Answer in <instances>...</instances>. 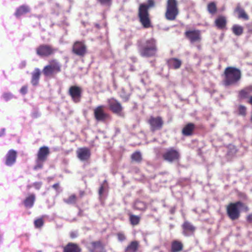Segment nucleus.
I'll return each instance as SVG.
<instances>
[{
    "instance_id": "46",
    "label": "nucleus",
    "mask_w": 252,
    "mask_h": 252,
    "mask_svg": "<svg viewBox=\"0 0 252 252\" xmlns=\"http://www.w3.org/2000/svg\"><path fill=\"white\" fill-rule=\"evenodd\" d=\"M246 220L250 223H252V213L247 216Z\"/></svg>"
},
{
    "instance_id": "43",
    "label": "nucleus",
    "mask_w": 252,
    "mask_h": 252,
    "mask_svg": "<svg viewBox=\"0 0 252 252\" xmlns=\"http://www.w3.org/2000/svg\"><path fill=\"white\" fill-rule=\"evenodd\" d=\"M20 92L23 94H26L27 93V92H28V87H27V86H23L21 88V89L20 90Z\"/></svg>"
},
{
    "instance_id": "15",
    "label": "nucleus",
    "mask_w": 252,
    "mask_h": 252,
    "mask_svg": "<svg viewBox=\"0 0 252 252\" xmlns=\"http://www.w3.org/2000/svg\"><path fill=\"white\" fill-rule=\"evenodd\" d=\"M72 52L80 57H84L87 53V46L83 41H77L72 46Z\"/></svg>"
},
{
    "instance_id": "22",
    "label": "nucleus",
    "mask_w": 252,
    "mask_h": 252,
    "mask_svg": "<svg viewBox=\"0 0 252 252\" xmlns=\"http://www.w3.org/2000/svg\"><path fill=\"white\" fill-rule=\"evenodd\" d=\"M80 246L76 243H68L63 247V252H81Z\"/></svg>"
},
{
    "instance_id": "19",
    "label": "nucleus",
    "mask_w": 252,
    "mask_h": 252,
    "mask_svg": "<svg viewBox=\"0 0 252 252\" xmlns=\"http://www.w3.org/2000/svg\"><path fill=\"white\" fill-rule=\"evenodd\" d=\"M88 248L90 252H103L104 251V246L100 241L90 243Z\"/></svg>"
},
{
    "instance_id": "12",
    "label": "nucleus",
    "mask_w": 252,
    "mask_h": 252,
    "mask_svg": "<svg viewBox=\"0 0 252 252\" xmlns=\"http://www.w3.org/2000/svg\"><path fill=\"white\" fill-rule=\"evenodd\" d=\"M147 123L150 126V130L153 132L161 129L164 125V121L160 116H150Z\"/></svg>"
},
{
    "instance_id": "5",
    "label": "nucleus",
    "mask_w": 252,
    "mask_h": 252,
    "mask_svg": "<svg viewBox=\"0 0 252 252\" xmlns=\"http://www.w3.org/2000/svg\"><path fill=\"white\" fill-rule=\"evenodd\" d=\"M179 14L178 2L177 0H167L164 16L169 21L176 20Z\"/></svg>"
},
{
    "instance_id": "7",
    "label": "nucleus",
    "mask_w": 252,
    "mask_h": 252,
    "mask_svg": "<svg viewBox=\"0 0 252 252\" xmlns=\"http://www.w3.org/2000/svg\"><path fill=\"white\" fill-rule=\"evenodd\" d=\"M244 203L241 201L230 203L226 208V214L228 218L232 220L238 219L240 217L239 207H243Z\"/></svg>"
},
{
    "instance_id": "53",
    "label": "nucleus",
    "mask_w": 252,
    "mask_h": 252,
    "mask_svg": "<svg viewBox=\"0 0 252 252\" xmlns=\"http://www.w3.org/2000/svg\"><path fill=\"white\" fill-rule=\"evenodd\" d=\"M71 237L72 238H74V237H75V235H74V234H71Z\"/></svg>"
},
{
    "instance_id": "32",
    "label": "nucleus",
    "mask_w": 252,
    "mask_h": 252,
    "mask_svg": "<svg viewBox=\"0 0 252 252\" xmlns=\"http://www.w3.org/2000/svg\"><path fill=\"white\" fill-rule=\"evenodd\" d=\"M232 31L235 35L240 36L243 34L244 29L241 26L234 25L232 27Z\"/></svg>"
},
{
    "instance_id": "23",
    "label": "nucleus",
    "mask_w": 252,
    "mask_h": 252,
    "mask_svg": "<svg viewBox=\"0 0 252 252\" xmlns=\"http://www.w3.org/2000/svg\"><path fill=\"white\" fill-rule=\"evenodd\" d=\"M234 12L236 13L238 15L239 19H243L244 20H248L249 16L247 14L245 10L241 7L240 3H238L236 8L234 9Z\"/></svg>"
},
{
    "instance_id": "33",
    "label": "nucleus",
    "mask_w": 252,
    "mask_h": 252,
    "mask_svg": "<svg viewBox=\"0 0 252 252\" xmlns=\"http://www.w3.org/2000/svg\"><path fill=\"white\" fill-rule=\"evenodd\" d=\"M129 221L132 225L135 226L139 223L141 220L140 217L133 214H129Z\"/></svg>"
},
{
    "instance_id": "21",
    "label": "nucleus",
    "mask_w": 252,
    "mask_h": 252,
    "mask_svg": "<svg viewBox=\"0 0 252 252\" xmlns=\"http://www.w3.org/2000/svg\"><path fill=\"white\" fill-rule=\"evenodd\" d=\"M195 128L194 124L189 123L186 125L182 130V134L185 136H191L193 134Z\"/></svg>"
},
{
    "instance_id": "31",
    "label": "nucleus",
    "mask_w": 252,
    "mask_h": 252,
    "mask_svg": "<svg viewBox=\"0 0 252 252\" xmlns=\"http://www.w3.org/2000/svg\"><path fill=\"white\" fill-rule=\"evenodd\" d=\"M134 209L140 211H145L147 208V205L144 202L136 200L134 204Z\"/></svg>"
},
{
    "instance_id": "51",
    "label": "nucleus",
    "mask_w": 252,
    "mask_h": 252,
    "mask_svg": "<svg viewBox=\"0 0 252 252\" xmlns=\"http://www.w3.org/2000/svg\"><path fill=\"white\" fill-rule=\"evenodd\" d=\"M79 194H80V197H82L85 194V191H80Z\"/></svg>"
},
{
    "instance_id": "2",
    "label": "nucleus",
    "mask_w": 252,
    "mask_h": 252,
    "mask_svg": "<svg viewBox=\"0 0 252 252\" xmlns=\"http://www.w3.org/2000/svg\"><path fill=\"white\" fill-rule=\"evenodd\" d=\"M241 70L233 66H228L225 68L223 72V84L229 86L237 84L241 79Z\"/></svg>"
},
{
    "instance_id": "14",
    "label": "nucleus",
    "mask_w": 252,
    "mask_h": 252,
    "mask_svg": "<svg viewBox=\"0 0 252 252\" xmlns=\"http://www.w3.org/2000/svg\"><path fill=\"white\" fill-rule=\"evenodd\" d=\"M83 90L78 86L74 85L70 87L68 94L75 103H78L81 101Z\"/></svg>"
},
{
    "instance_id": "36",
    "label": "nucleus",
    "mask_w": 252,
    "mask_h": 252,
    "mask_svg": "<svg viewBox=\"0 0 252 252\" xmlns=\"http://www.w3.org/2000/svg\"><path fill=\"white\" fill-rule=\"evenodd\" d=\"M207 10L211 14H215L217 11L216 4L214 2H211L208 4Z\"/></svg>"
},
{
    "instance_id": "39",
    "label": "nucleus",
    "mask_w": 252,
    "mask_h": 252,
    "mask_svg": "<svg viewBox=\"0 0 252 252\" xmlns=\"http://www.w3.org/2000/svg\"><path fill=\"white\" fill-rule=\"evenodd\" d=\"M103 5L109 6L112 3V0H97Z\"/></svg>"
},
{
    "instance_id": "18",
    "label": "nucleus",
    "mask_w": 252,
    "mask_h": 252,
    "mask_svg": "<svg viewBox=\"0 0 252 252\" xmlns=\"http://www.w3.org/2000/svg\"><path fill=\"white\" fill-rule=\"evenodd\" d=\"M251 94H252V85H249L240 90L238 92V98L239 99L249 98Z\"/></svg>"
},
{
    "instance_id": "6",
    "label": "nucleus",
    "mask_w": 252,
    "mask_h": 252,
    "mask_svg": "<svg viewBox=\"0 0 252 252\" xmlns=\"http://www.w3.org/2000/svg\"><path fill=\"white\" fill-rule=\"evenodd\" d=\"M50 153V149L48 147L44 146L39 148L36 154V165L33 168L34 170L43 168V163L47 160Z\"/></svg>"
},
{
    "instance_id": "25",
    "label": "nucleus",
    "mask_w": 252,
    "mask_h": 252,
    "mask_svg": "<svg viewBox=\"0 0 252 252\" xmlns=\"http://www.w3.org/2000/svg\"><path fill=\"white\" fill-rule=\"evenodd\" d=\"M35 200V195L33 193H30L23 201L24 206L26 208H31L33 207Z\"/></svg>"
},
{
    "instance_id": "38",
    "label": "nucleus",
    "mask_w": 252,
    "mask_h": 252,
    "mask_svg": "<svg viewBox=\"0 0 252 252\" xmlns=\"http://www.w3.org/2000/svg\"><path fill=\"white\" fill-rule=\"evenodd\" d=\"M238 113L239 115L245 116L246 115V107L242 105H240L238 106Z\"/></svg>"
},
{
    "instance_id": "28",
    "label": "nucleus",
    "mask_w": 252,
    "mask_h": 252,
    "mask_svg": "<svg viewBox=\"0 0 252 252\" xmlns=\"http://www.w3.org/2000/svg\"><path fill=\"white\" fill-rule=\"evenodd\" d=\"M167 63L170 67L177 69L181 67L182 61L177 58H173L169 59Z\"/></svg>"
},
{
    "instance_id": "41",
    "label": "nucleus",
    "mask_w": 252,
    "mask_h": 252,
    "mask_svg": "<svg viewBox=\"0 0 252 252\" xmlns=\"http://www.w3.org/2000/svg\"><path fill=\"white\" fill-rule=\"evenodd\" d=\"M42 185V182H34L32 184V186H33V187H34L35 188V189H36L37 190H39L41 188Z\"/></svg>"
},
{
    "instance_id": "37",
    "label": "nucleus",
    "mask_w": 252,
    "mask_h": 252,
    "mask_svg": "<svg viewBox=\"0 0 252 252\" xmlns=\"http://www.w3.org/2000/svg\"><path fill=\"white\" fill-rule=\"evenodd\" d=\"M44 224V220L42 218H39L35 220L34 221V224L36 228L41 227Z\"/></svg>"
},
{
    "instance_id": "24",
    "label": "nucleus",
    "mask_w": 252,
    "mask_h": 252,
    "mask_svg": "<svg viewBox=\"0 0 252 252\" xmlns=\"http://www.w3.org/2000/svg\"><path fill=\"white\" fill-rule=\"evenodd\" d=\"M183 229V234L186 236L189 235V234L193 233L195 227L188 221H185L182 225Z\"/></svg>"
},
{
    "instance_id": "52",
    "label": "nucleus",
    "mask_w": 252,
    "mask_h": 252,
    "mask_svg": "<svg viewBox=\"0 0 252 252\" xmlns=\"http://www.w3.org/2000/svg\"><path fill=\"white\" fill-rule=\"evenodd\" d=\"M33 187L32 185H28L27 186V188L28 189H30L31 188H32Z\"/></svg>"
},
{
    "instance_id": "40",
    "label": "nucleus",
    "mask_w": 252,
    "mask_h": 252,
    "mask_svg": "<svg viewBox=\"0 0 252 252\" xmlns=\"http://www.w3.org/2000/svg\"><path fill=\"white\" fill-rule=\"evenodd\" d=\"M117 236L120 241H123L126 239V237L123 233L119 232L117 234Z\"/></svg>"
},
{
    "instance_id": "45",
    "label": "nucleus",
    "mask_w": 252,
    "mask_h": 252,
    "mask_svg": "<svg viewBox=\"0 0 252 252\" xmlns=\"http://www.w3.org/2000/svg\"><path fill=\"white\" fill-rule=\"evenodd\" d=\"M103 191H104V186L103 185H102L100 186V187L99 188V189L98 190V193L100 196L102 195Z\"/></svg>"
},
{
    "instance_id": "3",
    "label": "nucleus",
    "mask_w": 252,
    "mask_h": 252,
    "mask_svg": "<svg viewBox=\"0 0 252 252\" xmlns=\"http://www.w3.org/2000/svg\"><path fill=\"white\" fill-rule=\"evenodd\" d=\"M139 52L143 57H153L156 56L158 47L156 40L153 38L146 40L139 45Z\"/></svg>"
},
{
    "instance_id": "4",
    "label": "nucleus",
    "mask_w": 252,
    "mask_h": 252,
    "mask_svg": "<svg viewBox=\"0 0 252 252\" xmlns=\"http://www.w3.org/2000/svg\"><path fill=\"white\" fill-rule=\"evenodd\" d=\"M61 71V64L57 60L54 59L49 61L48 64L44 67L42 72L46 77H54Z\"/></svg>"
},
{
    "instance_id": "49",
    "label": "nucleus",
    "mask_w": 252,
    "mask_h": 252,
    "mask_svg": "<svg viewBox=\"0 0 252 252\" xmlns=\"http://www.w3.org/2000/svg\"><path fill=\"white\" fill-rule=\"evenodd\" d=\"M247 102L252 105V95L250 96L249 98V99L247 101Z\"/></svg>"
},
{
    "instance_id": "48",
    "label": "nucleus",
    "mask_w": 252,
    "mask_h": 252,
    "mask_svg": "<svg viewBox=\"0 0 252 252\" xmlns=\"http://www.w3.org/2000/svg\"><path fill=\"white\" fill-rule=\"evenodd\" d=\"M52 187L56 190H58L59 187V184L56 183L52 186Z\"/></svg>"
},
{
    "instance_id": "50",
    "label": "nucleus",
    "mask_w": 252,
    "mask_h": 252,
    "mask_svg": "<svg viewBox=\"0 0 252 252\" xmlns=\"http://www.w3.org/2000/svg\"><path fill=\"white\" fill-rule=\"evenodd\" d=\"M242 207L244 208V211L246 212H248L249 210V207L245 205L244 204V206Z\"/></svg>"
},
{
    "instance_id": "13",
    "label": "nucleus",
    "mask_w": 252,
    "mask_h": 252,
    "mask_svg": "<svg viewBox=\"0 0 252 252\" xmlns=\"http://www.w3.org/2000/svg\"><path fill=\"white\" fill-rule=\"evenodd\" d=\"M185 36L190 43L200 42L201 40V31L197 29L187 30L185 32Z\"/></svg>"
},
{
    "instance_id": "34",
    "label": "nucleus",
    "mask_w": 252,
    "mask_h": 252,
    "mask_svg": "<svg viewBox=\"0 0 252 252\" xmlns=\"http://www.w3.org/2000/svg\"><path fill=\"white\" fill-rule=\"evenodd\" d=\"M63 201L67 204H75L77 201V196L75 194H71L67 198L64 199Z\"/></svg>"
},
{
    "instance_id": "44",
    "label": "nucleus",
    "mask_w": 252,
    "mask_h": 252,
    "mask_svg": "<svg viewBox=\"0 0 252 252\" xmlns=\"http://www.w3.org/2000/svg\"><path fill=\"white\" fill-rule=\"evenodd\" d=\"M247 28L248 32L250 33H252V23L247 25Z\"/></svg>"
},
{
    "instance_id": "47",
    "label": "nucleus",
    "mask_w": 252,
    "mask_h": 252,
    "mask_svg": "<svg viewBox=\"0 0 252 252\" xmlns=\"http://www.w3.org/2000/svg\"><path fill=\"white\" fill-rule=\"evenodd\" d=\"M123 100L125 102L128 101L129 99V95H127L125 96H121Z\"/></svg>"
},
{
    "instance_id": "35",
    "label": "nucleus",
    "mask_w": 252,
    "mask_h": 252,
    "mask_svg": "<svg viewBox=\"0 0 252 252\" xmlns=\"http://www.w3.org/2000/svg\"><path fill=\"white\" fill-rule=\"evenodd\" d=\"M131 159L132 160L136 162H141V161L142 160V158L140 152L139 151H136L134 152L131 155Z\"/></svg>"
},
{
    "instance_id": "27",
    "label": "nucleus",
    "mask_w": 252,
    "mask_h": 252,
    "mask_svg": "<svg viewBox=\"0 0 252 252\" xmlns=\"http://www.w3.org/2000/svg\"><path fill=\"white\" fill-rule=\"evenodd\" d=\"M41 72L39 68H35L32 73L31 83L33 86H36L38 84Z\"/></svg>"
},
{
    "instance_id": "20",
    "label": "nucleus",
    "mask_w": 252,
    "mask_h": 252,
    "mask_svg": "<svg viewBox=\"0 0 252 252\" xmlns=\"http://www.w3.org/2000/svg\"><path fill=\"white\" fill-rule=\"evenodd\" d=\"M214 24L219 30H224L226 28L227 20L226 17L222 15L219 16L215 20Z\"/></svg>"
},
{
    "instance_id": "16",
    "label": "nucleus",
    "mask_w": 252,
    "mask_h": 252,
    "mask_svg": "<svg viewBox=\"0 0 252 252\" xmlns=\"http://www.w3.org/2000/svg\"><path fill=\"white\" fill-rule=\"evenodd\" d=\"M78 158L81 161H87L91 157L90 150L87 147L80 148L76 151Z\"/></svg>"
},
{
    "instance_id": "42",
    "label": "nucleus",
    "mask_w": 252,
    "mask_h": 252,
    "mask_svg": "<svg viewBox=\"0 0 252 252\" xmlns=\"http://www.w3.org/2000/svg\"><path fill=\"white\" fill-rule=\"evenodd\" d=\"M3 97L5 100L7 101L12 97V94L10 93H5L3 94Z\"/></svg>"
},
{
    "instance_id": "1",
    "label": "nucleus",
    "mask_w": 252,
    "mask_h": 252,
    "mask_svg": "<svg viewBox=\"0 0 252 252\" xmlns=\"http://www.w3.org/2000/svg\"><path fill=\"white\" fill-rule=\"evenodd\" d=\"M147 4L141 3L138 11L139 21L143 28L147 29L152 27L149 9L155 6V0H147Z\"/></svg>"
},
{
    "instance_id": "29",
    "label": "nucleus",
    "mask_w": 252,
    "mask_h": 252,
    "mask_svg": "<svg viewBox=\"0 0 252 252\" xmlns=\"http://www.w3.org/2000/svg\"><path fill=\"white\" fill-rule=\"evenodd\" d=\"M139 247V244L137 241H132L126 247L125 252H137Z\"/></svg>"
},
{
    "instance_id": "11",
    "label": "nucleus",
    "mask_w": 252,
    "mask_h": 252,
    "mask_svg": "<svg viewBox=\"0 0 252 252\" xmlns=\"http://www.w3.org/2000/svg\"><path fill=\"white\" fill-rule=\"evenodd\" d=\"M109 109L112 112L120 117H124L123 107L121 103L114 98H110L107 100Z\"/></svg>"
},
{
    "instance_id": "54",
    "label": "nucleus",
    "mask_w": 252,
    "mask_h": 252,
    "mask_svg": "<svg viewBox=\"0 0 252 252\" xmlns=\"http://www.w3.org/2000/svg\"><path fill=\"white\" fill-rule=\"evenodd\" d=\"M4 132V129H3L2 130V133L1 134H0V136H1L2 134H3Z\"/></svg>"
},
{
    "instance_id": "17",
    "label": "nucleus",
    "mask_w": 252,
    "mask_h": 252,
    "mask_svg": "<svg viewBox=\"0 0 252 252\" xmlns=\"http://www.w3.org/2000/svg\"><path fill=\"white\" fill-rule=\"evenodd\" d=\"M17 153L14 150L8 151L5 156V163L7 166H12L16 160Z\"/></svg>"
},
{
    "instance_id": "9",
    "label": "nucleus",
    "mask_w": 252,
    "mask_h": 252,
    "mask_svg": "<svg viewBox=\"0 0 252 252\" xmlns=\"http://www.w3.org/2000/svg\"><path fill=\"white\" fill-rule=\"evenodd\" d=\"M105 106L103 105L97 106L94 109V116L97 122H104L110 119V115L105 110Z\"/></svg>"
},
{
    "instance_id": "30",
    "label": "nucleus",
    "mask_w": 252,
    "mask_h": 252,
    "mask_svg": "<svg viewBox=\"0 0 252 252\" xmlns=\"http://www.w3.org/2000/svg\"><path fill=\"white\" fill-rule=\"evenodd\" d=\"M30 11V8L29 6L23 5L19 7L15 13V15L17 17H19L24 14H26Z\"/></svg>"
},
{
    "instance_id": "8",
    "label": "nucleus",
    "mask_w": 252,
    "mask_h": 252,
    "mask_svg": "<svg viewBox=\"0 0 252 252\" xmlns=\"http://www.w3.org/2000/svg\"><path fill=\"white\" fill-rule=\"evenodd\" d=\"M164 160L170 163L179 161L181 156L178 150L173 147L169 148L162 155Z\"/></svg>"
},
{
    "instance_id": "10",
    "label": "nucleus",
    "mask_w": 252,
    "mask_h": 252,
    "mask_svg": "<svg viewBox=\"0 0 252 252\" xmlns=\"http://www.w3.org/2000/svg\"><path fill=\"white\" fill-rule=\"evenodd\" d=\"M57 49L49 44H41L36 49L37 55L41 57H48L55 54Z\"/></svg>"
},
{
    "instance_id": "26",
    "label": "nucleus",
    "mask_w": 252,
    "mask_h": 252,
    "mask_svg": "<svg viewBox=\"0 0 252 252\" xmlns=\"http://www.w3.org/2000/svg\"><path fill=\"white\" fill-rule=\"evenodd\" d=\"M183 243L179 240H173L171 244V252H180L183 249Z\"/></svg>"
}]
</instances>
